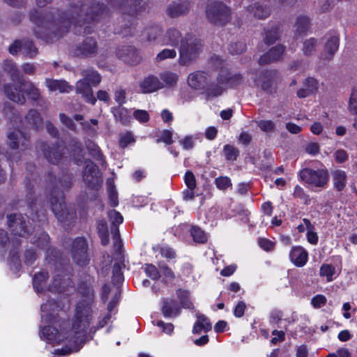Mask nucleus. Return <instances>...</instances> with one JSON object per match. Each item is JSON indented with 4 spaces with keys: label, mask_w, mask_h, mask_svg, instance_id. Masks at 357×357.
<instances>
[{
    "label": "nucleus",
    "mask_w": 357,
    "mask_h": 357,
    "mask_svg": "<svg viewBox=\"0 0 357 357\" xmlns=\"http://www.w3.org/2000/svg\"><path fill=\"white\" fill-rule=\"evenodd\" d=\"M24 126L27 128H38L42 124V119L35 109H30L25 116Z\"/></svg>",
    "instance_id": "35"
},
{
    "label": "nucleus",
    "mask_w": 357,
    "mask_h": 357,
    "mask_svg": "<svg viewBox=\"0 0 357 357\" xmlns=\"http://www.w3.org/2000/svg\"><path fill=\"white\" fill-rule=\"evenodd\" d=\"M69 288H73L72 280L69 277L66 275H56L53 278L52 284L49 287V291L64 293L68 291Z\"/></svg>",
    "instance_id": "17"
},
{
    "label": "nucleus",
    "mask_w": 357,
    "mask_h": 357,
    "mask_svg": "<svg viewBox=\"0 0 357 357\" xmlns=\"http://www.w3.org/2000/svg\"><path fill=\"white\" fill-rule=\"evenodd\" d=\"M61 307L54 301H48L41 305V321L44 326L41 331V337L45 338L50 342L60 343L66 340V346L55 350L56 354L66 356L71 353L77 352L82 348V342L85 335V331L89 326L92 319V310L89 303L80 302L77 304L73 321L71 331H66L56 328L59 321L57 319L58 312Z\"/></svg>",
    "instance_id": "1"
},
{
    "label": "nucleus",
    "mask_w": 357,
    "mask_h": 357,
    "mask_svg": "<svg viewBox=\"0 0 357 357\" xmlns=\"http://www.w3.org/2000/svg\"><path fill=\"white\" fill-rule=\"evenodd\" d=\"M332 180L334 188L338 190H342L347 184L346 172L341 169H336L332 172Z\"/></svg>",
    "instance_id": "34"
},
{
    "label": "nucleus",
    "mask_w": 357,
    "mask_h": 357,
    "mask_svg": "<svg viewBox=\"0 0 357 357\" xmlns=\"http://www.w3.org/2000/svg\"><path fill=\"white\" fill-rule=\"evenodd\" d=\"M247 10L250 14L253 15L258 19H265L270 15L268 7L261 5L259 3L250 4L248 7Z\"/></svg>",
    "instance_id": "31"
},
{
    "label": "nucleus",
    "mask_w": 357,
    "mask_h": 357,
    "mask_svg": "<svg viewBox=\"0 0 357 357\" xmlns=\"http://www.w3.org/2000/svg\"><path fill=\"white\" fill-rule=\"evenodd\" d=\"M45 84L51 91H59L60 93H69L73 90V88L63 80L46 79Z\"/></svg>",
    "instance_id": "28"
},
{
    "label": "nucleus",
    "mask_w": 357,
    "mask_h": 357,
    "mask_svg": "<svg viewBox=\"0 0 357 357\" xmlns=\"http://www.w3.org/2000/svg\"><path fill=\"white\" fill-rule=\"evenodd\" d=\"M183 40L181 32L175 27L167 29L162 36V46L167 45L176 47Z\"/></svg>",
    "instance_id": "18"
},
{
    "label": "nucleus",
    "mask_w": 357,
    "mask_h": 357,
    "mask_svg": "<svg viewBox=\"0 0 357 357\" xmlns=\"http://www.w3.org/2000/svg\"><path fill=\"white\" fill-rule=\"evenodd\" d=\"M190 234L193 240L197 243H204L207 241L206 234L198 227H192L190 229Z\"/></svg>",
    "instance_id": "47"
},
{
    "label": "nucleus",
    "mask_w": 357,
    "mask_h": 357,
    "mask_svg": "<svg viewBox=\"0 0 357 357\" xmlns=\"http://www.w3.org/2000/svg\"><path fill=\"white\" fill-rule=\"evenodd\" d=\"M68 149L70 156L79 165L84 158V150L82 144L77 139H73L69 142Z\"/></svg>",
    "instance_id": "27"
},
{
    "label": "nucleus",
    "mask_w": 357,
    "mask_h": 357,
    "mask_svg": "<svg viewBox=\"0 0 357 357\" xmlns=\"http://www.w3.org/2000/svg\"><path fill=\"white\" fill-rule=\"evenodd\" d=\"M310 27V20L305 15L298 16L294 24V34L296 37H298L302 34L307 33Z\"/></svg>",
    "instance_id": "30"
},
{
    "label": "nucleus",
    "mask_w": 357,
    "mask_h": 357,
    "mask_svg": "<svg viewBox=\"0 0 357 357\" xmlns=\"http://www.w3.org/2000/svg\"><path fill=\"white\" fill-rule=\"evenodd\" d=\"M84 78L79 80L76 84V91L82 94L86 102L94 105L96 98L93 94L91 85H97L101 81V77L99 73L92 69L83 70L82 73Z\"/></svg>",
    "instance_id": "5"
},
{
    "label": "nucleus",
    "mask_w": 357,
    "mask_h": 357,
    "mask_svg": "<svg viewBox=\"0 0 357 357\" xmlns=\"http://www.w3.org/2000/svg\"><path fill=\"white\" fill-rule=\"evenodd\" d=\"M117 56L125 63L130 65H135L141 60L137 50L131 46L124 47L119 49L117 52Z\"/></svg>",
    "instance_id": "21"
},
{
    "label": "nucleus",
    "mask_w": 357,
    "mask_h": 357,
    "mask_svg": "<svg viewBox=\"0 0 357 357\" xmlns=\"http://www.w3.org/2000/svg\"><path fill=\"white\" fill-rule=\"evenodd\" d=\"M215 183L217 188L222 190H225L231 187V180L227 176H220L215 178Z\"/></svg>",
    "instance_id": "52"
},
{
    "label": "nucleus",
    "mask_w": 357,
    "mask_h": 357,
    "mask_svg": "<svg viewBox=\"0 0 357 357\" xmlns=\"http://www.w3.org/2000/svg\"><path fill=\"white\" fill-rule=\"evenodd\" d=\"M20 52L26 54L30 58H33L37 54V49L29 40H15L9 47V52L11 54L14 55Z\"/></svg>",
    "instance_id": "13"
},
{
    "label": "nucleus",
    "mask_w": 357,
    "mask_h": 357,
    "mask_svg": "<svg viewBox=\"0 0 357 357\" xmlns=\"http://www.w3.org/2000/svg\"><path fill=\"white\" fill-rule=\"evenodd\" d=\"M208 82V75L203 71L192 73L188 75V85L195 89H203Z\"/></svg>",
    "instance_id": "24"
},
{
    "label": "nucleus",
    "mask_w": 357,
    "mask_h": 357,
    "mask_svg": "<svg viewBox=\"0 0 357 357\" xmlns=\"http://www.w3.org/2000/svg\"><path fill=\"white\" fill-rule=\"evenodd\" d=\"M163 87V83L153 75L146 77L139 84L140 91L144 93H153Z\"/></svg>",
    "instance_id": "22"
},
{
    "label": "nucleus",
    "mask_w": 357,
    "mask_h": 357,
    "mask_svg": "<svg viewBox=\"0 0 357 357\" xmlns=\"http://www.w3.org/2000/svg\"><path fill=\"white\" fill-rule=\"evenodd\" d=\"M321 167L312 169L303 168L299 172V176L302 182L309 188H323L328 181V172L321 163Z\"/></svg>",
    "instance_id": "6"
},
{
    "label": "nucleus",
    "mask_w": 357,
    "mask_h": 357,
    "mask_svg": "<svg viewBox=\"0 0 357 357\" xmlns=\"http://www.w3.org/2000/svg\"><path fill=\"white\" fill-rule=\"evenodd\" d=\"M280 29L278 27L272 28L271 30L265 31L264 41L267 44H272L279 38Z\"/></svg>",
    "instance_id": "51"
},
{
    "label": "nucleus",
    "mask_w": 357,
    "mask_h": 357,
    "mask_svg": "<svg viewBox=\"0 0 357 357\" xmlns=\"http://www.w3.org/2000/svg\"><path fill=\"white\" fill-rule=\"evenodd\" d=\"M172 132L169 130H165L161 132L160 138L157 140L158 142H162L166 144H171L173 142L172 140Z\"/></svg>",
    "instance_id": "63"
},
{
    "label": "nucleus",
    "mask_w": 357,
    "mask_h": 357,
    "mask_svg": "<svg viewBox=\"0 0 357 357\" xmlns=\"http://www.w3.org/2000/svg\"><path fill=\"white\" fill-rule=\"evenodd\" d=\"M144 270L146 275L152 280H158L160 276L157 268L152 264H146Z\"/></svg>",
    "instance_id": "53"
},
{
    "label": "nucleus",
    "mask_w": 357,
    "mask_h": 357,
    "mask_svg": "<svg viewBox=\"0 0 357 357\" xmlns=\"http://www.w3.org/2000/svg\"><path fill=\"white\" fill-rule=\"evenodd\" d=\"M82 171V177L84 183L90 188H94L100 182L99 169L91 160L85 161Z\"/></svg>",
    "instance_id": "10"
},
{
    "label": "nucleus",
    "mask_w": 357,
    "mask_h": 357,
    "mask_svg": "<svg viewBox=\"0 0 357 357\" xmlns=\"http://www.w3.org/2000/svg\"><path fill=\"white\" fill-rule=\"evenodd\" d=\"M185 183L188 188H195L197 183L194 174L190 171H187L184 176Z\"/></svg>",
    "instance_id": "61"
},
{
    "label": "nucleus",
    "mask_w": 357,
    "mask_h": 357,
    "mask_svg": "<svg viewBox=\"0 0 357 357\" xmlns=\"http://www.w3.org/2000/svg\"><path fill=\"white\" fill-rule=\"evenodd\" d=\"M47 277V273L44 271L35 274L33 278V286L37 294H39L43 290Z\"/></svg>",
    "instance_id": "39"
},
{
    "label": "nucleus",
    "mask_w": 357,
    "mask_h": 357,
    "mask_svg": "<svg viewBox=\"0 0 357 357\" xmlns=\"http://www.w3.org/2000/svg\"><path fill=\"white\" fill-rule=\"evenodd\" d=\"M191 2L189 0H176L169 3L166 12L172 18H178L189 13Z\"/></svg>",
    "instance_id": "12"
},
{
    "label": "nucleus",
    "mask_w": 357,
    "mask_h": 357,
    "mask_svg": "<svg viewBox=\"0 0 357 357\" xmlns=\"http://www.w3.org/2000/svg\"><path fill=\"white\" fill-rule=\"evenodd\" d=\"M97 229L101 240V243L106 245L109 243L108 229L105 220H100L97 223Z\"/></svg>",
    "instance_id": "42"
},
{
    "label": "nucleus",
    "mask_w": 357,
    "mask_h": 357,
    "mask_svg": "<svg viewBox=\"0 0 357 357\" xmlns=\"http://www.w3.org/2000/svg\"><path fill=\"white\" fill-rule=\"evenodd\" d=\"M135 142V138L132 134L130 132H127L121 135L119 139V144L121 147L125 148L128 144L133 143Z\"/></svg>",
    "instance_id": "58"
},
{
    "label": "nucleus",
    "mask_w": 357,
    "mask_h": 357,
    "mask_svg": "<svg viewBox=\"0 0 357 357\" xmlns=\"http://www.w3.org/2000/svg\"><path fill=\"white\" fill-rule=\"evenodd\" d=\"M105 11V8L102 4L99 3H93L92 6H89L87 3L82 4L81 6H75L70 11L69 16L66 15V17H61L57 20V25L59 26V31H61V33H55L56 36H61L63 33L67 32L68 28L72 24V20H77V17L82 18L83 13H85L84 22L87 23L89 20L96 21L98 20V17L102 15ZM77 23L81 27L82 25L81 20H77Z\"/></svg>",
    "instance_id": "2"
},
{
    "label": "nucleus",
    "mask_w": 357,
    "mask_h": 357,
    "mask_svg": "<svg viewBox=\"0 0 357 357\" xmlns=\"http://www.w3.org/2000/svg\"><path fill=\"white\" fill-rule=\"evenodd\" d=\"M8 224L15 236H24L27 234L25 218L21 214L8 215Z\"/></svg>",
    "instance_id": "15"
},
{
    "label": "nucleus",
    "mask_w": 357,
    "mask_h": 357,
    "mask_svg": "<svg viewBox=\"0 0 357 357\" xmlns=\"http://www.w3.org/2000/svg\"><path fill=\"white\" fill-rule=\"evenodd\" d=\"M211 323L208 319L204 314H199L197 317V321L194 324L192 333L199 334L202 331L208 332L211 330Z\"/></svg>",
    "instance_id": "32"
},
{
    "label": "nucleus",
    "mask_w": 357,
    "mask_h": 357,
    "mask_svg": "<svg viewBox=\"0 0 357 357\" xmlns=\"http://www.w3.org/2000/svg\"><path fill=\"white\" fill-rule=\"evenodd\" d=\"M206 14L208 20L216 24H224L230 20L231 11L228 6L219 1L208 2Z\"/></svg>",
    "instance_id": "7"
},
{
    "label": "nucleus",
    "mask_w": 357,
    "mask_h": 357,
    "mask_svg": "<svg viewBox=\"0 0 357 357\" xmlns=\"http://www.w3.org/2000/svg\"><path fill=\"white\" fill-rule=\"evenodd\" d=\"M143 38L146 41L162 46V29L158 25H153L146 28L143 32Z\"/></svg>",
    "instance_id": "19"
},
{
    "label": "nucleus",
    "mask_w": 357,
    "mask_h": 357,
    "mask_svg": "<svg viewBox=\"0 0 357 357\" xmlns=\"http://www.w3.org/2000/svg\"><path fill=\"white\" fill-rule=\"evenodd\" d=\"M97 51L98 44L96 40L92 37H87L75 47L73 52L75 56L87 57L95 55Z\"/></svg>",
    "instance_id": "11"
},
{
    "label": "nucleus",
    "mask_w": 357,
    "mask_h": 357,
    "mask_svg": "<svg viewBox=\"0 0 357 357\" xmlns=\"http://www.w3.org/2000/svg\"><path fill=\"white\" fill-rule=\"evenodd\" d=\"M347 109L352 115H357V86L351 88L347 102Z\"/></svg>",
    "instance_id": "41"
},
{
    "label": "nucleus",
    "mask_w": 357,
    "mask_h": 357,
    "mask_svg": "<svg viewBox=\"0 0 357 357\" xmlns=\"http://www.w3.org/2000/svg\"><path fill=\"white\" fill-rule=\"evenodd\" d=\"M284 51V47L281 45H278L270 49L268 52L261 56L259 62L260 64H266L276 61L282 55Z\"/></svg>",
    "instance_id": "26"
},
{
    "label": "nucleus",
    "mask_w": 357,
    "mask_h": 357,
    "mask_svg": "<svg viewBox=\"0 0 357 357\" xmlns=\"http://www.w3.org/2000/svg\"><path fill=\"white\" fill-rule=\"evenodd\" d=\"M3 69L10 75L12 79H18L20 78V71L12 61H5Z\"/></svg>",
    "instance_id": "49"
},
{
    "label": "nucleus",
    "mask_w": 357,
    "mask_h": 357,
    "mask_svg": "<svg viewBox=\"0 0 357 357\" xmlns=\"http://www.w3.org/2000/svg\"><path fill=\"white\" fill-rule=\"evenodd\" d=\"M22 86H23L22 83L19 86L14 84L6 85L4 89L6 96L13 102L23 104L25 102V98L21 89Z\"/></svg>",
    "instance_id": "25"
},
{
    "label": "nucleus",
    "mask_w": 357,
    "mask_h": 357,
    "mask_svg": "<svg viewBox=\"0 0 357 357\" xmlns=\"http://www.w3.org/2000/svg\"><path fill=\"white\" fill-rule=\"evenodd\" d=\"M7 138V144L13 150L22 152L29 147V136L19 129L9 132Z\"/></svg>",
    "instance_id": "8"
},
{
    "label": "nucleus",
    "mask_w": 357,
    "mask_h": 357,
    "mask_svg": "<svg viewBox=\"0 0 357 357\" xmlns=\"http://www.w3.org/2000/svg\"><path fill=\"white\" fill-rule=\"evenodd\" d=\"M226 89L225 86L220 84L217 81L216 83H212L205 89V95L208 99H212L222 95L223 91Z\"/></svg>",
    "instance_id": "38"
},
{
    "label": "nucleus",
    "mask_w": 357,
    "mask_h": 357,
    "mask_svg": "<svg viewBox=\"0 0 357 357\" xmlns=\"http://www.w3.org/2000/svg\"><path fill=\"white\" fill-rule=\"evenodd\" d=\"M132 115L137 121L142 123H146L150 119L149 113L144 109H136L133 112Z\"/></svg>",
    "instance_id": "55"
},
{
    "label": "nucleus",
    "mask_w": 357,
    "mask_h": 357,
    "mask_svg": "<svg viewBox=\"0 0 357 357\" xmlns=\"http://www.w3.org/2000/svg\"><path fill=\"white\" fill-rule=\"evenodd\" d=\"M47 190L50 193V202L51 208L59 222H66L72 220L75 218V212L69 211L65 205L63 195L52 183L47 185Z\"/></svg>",
    "instance_id": "4"
},
{
    "label": "nucleus",
    "mask_w": 357,
    "mask_h": 357,
    "mask_svg": "<svg viewBox=\"0 0 357 357\" xmlns=\"http://www.w3.org/2000/svg\"><path fill=\"white\" fill-rule=\"evenodd\" d=\"M71 255L73 259L77 265L84 266L89 263L87 243L84 238H77L74 240L71 248Z\"/></svg>",
    "instance_id": "9"
},
{
    "label": "nucleus",
    "mask_w": 357,
    "mask_h": 357,
    "mask_svg": "<svg viewBox=\"0 0 357 357\" xmlns=\"http://www.w3.org/2000/svg\"><path fill=\"white\" fill-rule=\"evenodd\" d=\"M289 258L296 266L303 267L307 261L308 253L303 247L295 246L290 251Z\"/></svg>",
    "instance_id": "23"
},
{
    "label": "nucleus",
    "mask_w": 357,
    "mask_h": 357,
    "mask_svg": "<svg viewBox=\"0 0 357 357\" xmlns=\"http://www.w3.org/2000/svg\"><path fill=\"white\" fill-rule=\"evenodd\" d=\"M176 51L174 48H165L158 53L155 59L156 62H161L166 59H173L176 56Z\"/></svg>",
    "instance_id": "46"
},
{
    "label": "nucleus",
    "mask_w": 357,
    "mask_h": 357,
    "mask_svg": "<svg viewBox=\"0 0 357 357\" xmlns=\"http://www.w3.org/2000/svg\"><path fill=\"white\" fill-rule=\"evenodd\" d=\"M40 149L43 152L47 160L52 164L58 163L63 155V151L64 148L57 144L48 146L45 142H43L40 145Z\"/></svg>",
    "instance_id": "14"
},
{
    "label": "nucleus",
    "mask_w": 357,
    "mask_h": 357,
    "mask_svg": "<svg viewBox=\"0 0 357 357\" xmlns=\"http://www.w3.org/2000/svg\"><path fill=\"white\" fill-rule=\"evenodd\" d=\"M86 149H88L90 155L96 160H102V154L100 148L93 142L89 141L86 143Z\"/></svg>",
    "instance_id": "50"
},
{
    "label": "nucleus",
    "mask_w": 357,
    "mask_h": 357,
    "mask_svg": "<svg viewBox=\"0 0 357 357\" xmlns=\"http://www.w3.org/2000/svg\"><path fill=\"white\" fill-rule=\"evenodd\" d=\"M224 153L227 160H235L238 156V151L232 146L226 145L224 147Z\"/></svg>",
    "instance_id": "54"
},
{
    "label": "nucleus",
    "mask_w": 357,
    "mask_h": 357,
    "mask_svg": "<svg viewBox=\"0 0 357 357\" xmlns=\"http://www.w3.org/2000/svg\"><path fill=\"white\" fill-rule=\"evenodd\" d=\"M108 217L112 224L114 226V227L112 228L113 239L114 243L116 244L120 241V234L119 229L116 227V225L121 224L123 218L121 214L115 210L109 211L108 212Z\"/></svg>",
    "instance_id": "29"
},
{
    "label": "nucleus",
    "mask_w": 357,
    "mask_h": 357,
    "mask_svg": "<svg viewBox=\"0 0 357 357\" xmlns=\"http://www.w3.org/2000/svg\"><path fill=\"white\" fill-rule=\"evenodd\" d=\"M257 126L263 132H271L275 129L274 122L270 120H261L257 121Z\"/></svg>",
    "instance_id": "59"
},
{
    "label": "nucleus",
    "mask_w": 357,
    "mask_h": 357,
    "mask_svg": "<svg viewBox=\"0 0 357 357\" xmlns=\"http://www.w3.org/2000/svg\"><path fill=\"white\" fill-rule=\"evenodd\" d=\"M304 86L311 92V93H314L317 91L319 88V83L317 80L312 77H308L305 79L304 82Z\"/></svg>",
    "instance_id": "56"
},
{
    "label": "nucleus",
    "mask_w": 357,
    "mask_h": 357,
    "mask_svg": "<svg viewBox=\"0 0 357 357\" xmlns=\"http://www.w3.org/2000/svg\"><path fill=\"white\" fill-rule=\"evenodd\" d=\"M159 268L162 274L169 280H173L175 278L174 273L172 270L165 264H159Z\"/></svg>",
    "instance_id": "64"
},
{
    "label": "nucleus",
    "mask_w": 357,
    "mask_h": 357,
    "mask_svg": "<svg viewBox=\"0 0 357 357\" xmlns=\"http://www.w3.org/2000/svg\"><path fill=\"white\" fill-rule=\"evenodd\" d=\"M311 303L315 308H319L326 303V298L324 295H317L312 298Z\"/></svg>",
    "instance_id": "62"
},
{
    "label": "nucleus",
    "mask_w": 357,
    "mask_h": 357,
    "mask_svg": "<svg viewBox=\"0 0 357 357\" xmlns=\"http://www.w3.org/2000/svg\"><path fill=\"white\" fill-rule=\"evenodd\" d=\"M340 39L337 35L328 37L325 44L326 59H331L339 47Z\"/></svg>",
    "instance_id": "33"
},
{
    "label": "nucleus",
    "mask_w": 357,
    "mask_h": 357,
    "mask_svg": "<svg viewBox=\"0 0 357 357\" xmlns=\"http://www.w3.org/2000/svg\"><path fill=\"white\" fill-rule=\"evenodd\" d=\"M177 296L180 300L181 304L184 308H191L192 303L190 301V292L183 289H178L176 292Z\"/></svg>",
    "instance_id": "48"
},
{
    "label": "nucleus",
    "mask_w": 357,
    "mask_h": 357,
    "mask_svg": "<svg viewBox=\"0 0 357 357\" xmlns=\"http://www.w3.org/2000/svg\"><path fill=\"white\" fill-rule=\"evenodd\" d=\"M112 112L113 113L116 120L121 122L122 124L128 125L131 121L130 116V112L128 109L123 107H114L112 108Z\"/></svg>",
    "instance_id": "37"
},
{
    "label": "nucleus",
    "mask_w": 357,
    "mask_h": 357,
    "mask_svg": "<svg viewBox=\"0 0 357 357\" xmlns=\"http://www.w3.org/2000/svg\"><path fill=\"white\" fill-rule=\"evenodd\" d=\"M317 40L314 38L306 39L303 43V52L305 56H310L315 52L317 46Z\"/></svg>",
    "instance_id": "45"
},
{
    "label": "nucleus",
    "mask_w": 357,
    "mask_h": 357,
    "mask_svg": "<svg viewBox=\"0 0 357 357\" xmlns=\"http://www.w3.org/2000/svg\"><path fill=\"white\" fill-rule=\"evenodd\" d=\"M162 312L165 317H176L179 314L180 308L175 301L167 300L163 303Z\"/></svg>",
    "instance_id": "36"
},
{
    "label": "nucleus",
    "mask_w": 357,
    "mask_h": 357,
    "mask_svg": "<svg viewBox=\"0 0 357 357\" xmlns=\"http://www.w3.org/2000/svg\"><path fill=\"white\" fill-rule=\"evenodd\" d=\"M335 274V268L331 264H324L319 271V275L321 277H326L327 282H331L334 280Z\"/></svg>",
    "instance_id": "43"
},
{
    "label": "nucleus",
    "mask_w": 357,
    "mask_h": 357,
    "mask_svg": "<svg viewBox=\"0 0 357 357\" xmlns=\"http://www.w3.org/2000/svg\"><path fill=\"white\" fill-rule=\"evenodd\" d=\"M245 50V45L242 42L231 43L229 47V51L232 54H241Z\"/></svg>",
    "instance_id": "60"
},
{
    "label": "nucleus",
    "mask_w": 357,
    "mask_h": 357,
    "mask_svg": "<svg viewBox=\"0 0 357 357\" xmlns=\"http://www.w3.org/2000/svg\"><path fill=\"white\" fill-rule=\"evenodd\" d=\"M203 47L200 39L192 34H186L179 47V63L185 66L196 60L202 52Z\"/></svg>",
    "instance_id": "3"
},
{
    "label": "nucleus",
    "mask_w": 357,
    "mask_h": 357,
    "mask_svg": "<svg viewBox=\"0 0 357 357\" xmlns=\"http://www.w3.org/2000/svg\"><path fill=\"white\" fill-rule=\"evenodd\" d=\"M218 82L227 89L241 85L243 82V77L239 73L233 74L226 70H223L220 71L218 76Z\"/></svg>",
    "instance_id": "16"
},
{
    "label": "nucleus",
    "mask_w": 357,
    "mask_h": 357,
    "mask_svg": "<svg viewBox=\"0 0 357 357\" xmlns=\"http://www.w3.org/2000/svg\"><path fill=\"white\" fill-rule=\"evenodd\" d=\"M109 3L121 12H128L130 15H134L142 10V6H139L140 3L137 1H135L132 6H130V0H109Z\"/></svg>",
    "instance_id": "20"
},
{
    "label": "nucleus",
    "mask_w": 357,
    "mask_h": 357,
    "mask_svg": "<svg viewBox=\"0 0 357 357\" xmlns=\"http://www.w3.org/2000/svg\"><path fill=\"white\" fill-rule=\"evenodd\" d=\"M118 301V296L116 295L114 298L109 303L107 306L108 314L103 318L102 322L100 323V326L103 327L111 318L110 312L116 307Z\"/></svg>",
    "instance_id": "57"
},
{
    "label": "nucleus",
    "mask_w": 357,
    "mask_h": 357,
    "mask_svg": "<svg viewBox=\"0 0 357 357\" xmlns=\"http://www.w3.org/2000/svg\"><path fill=\"white\" fill-rule=\"evenodd\" d=\"M160 77L162 81V82L163 83L164 86H173L178 81V75L172 72H164L160 75Z\"/></svg>",
    "instance_id": "44"
},
{
    "label": "nucleus",
    "mask_w": 357,
    "mask_h": 357,
    "mask_svg": "<svg viewBox=\"0 0 357 357\" xmlns=\"http://www.w3.org/2000/svg\"><path fill=\"white\" fill-rule=\"evenodd\" d=\"M23 92H25L30 99L36 101L40 99L39 90L31 82H23Z\"/></svg>",
    "instance_id": "40"
}]
</instances>
